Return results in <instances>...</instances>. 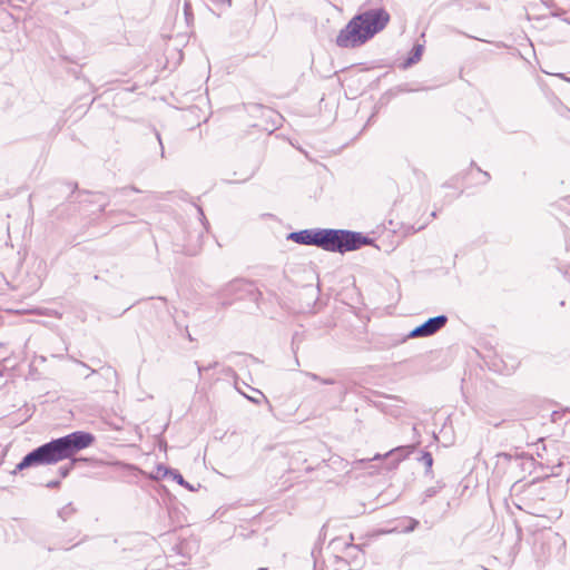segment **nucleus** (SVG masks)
<instances>
[{
	"label": "nucleus",
	"mask_w": 570,
	"mask_h": 570,
	"mask_svg": "<svg viewBox=\"0 0 570 570\" xmlns=\"http://www.w3.org/2000/svg\"><path fill=\"white\" fill-rule=\"evenodd\" d=\"M95 441L91 433L77 431L66 436L52 440L30 453L17 464L13 473L27 468L41 464H55L75 455L80 450L90 446Z\"/></svg>",
	"instance_id": "1"
},
{
	"label": "nucleus",
	"mask_w": 570,
	"mask_h": 570,
	"mask_svg": "<svg viewBox=\"0 0 570 570\" xmlns=\"http://www.w3.org/2000/svg\"><path fill=\"white\" fill-rule=\"evenodd\" d=\"M390 19V13L383 8L364 10L338 32L335 42L341 48H358L384 30Z\"/></svg>",
	"instance_id": "2"
},
{
	"label": "nucleus",
	"mask_w": 570,
	"mask_h": 570,
	"mask_svg": "<svg viewBox=\"0 0 570 570\" xmlns=\"http://www.w3.org/2000/svg\"><path fill=\"white\" fill-rule=\"evenodd\" d=\"M288 238L298 244L315 245L324 250L337 253L355 250L371 243L362 233L345 229H305L291 233Z\"/></svg>",
	"instance_id": "3"
},
{
	"label": "nucleus",
	"mask_w": 570,
	"mask_h": 570,
	"mask_svg": "<svg viewBox=\"0 0 570 570\" xmlns=\"http://www.w3.org/2000/svg\"><path fill=\"white\" fill-rule=\"evenodd\" d=\"M448 322V317L445 315H438L435 317L429 318L423 324L416 326L414 330H412L407 337L414 338V337H426L435 334L438 331H440Z\"/></svg>",
	"instance_id": "4"
},
{
	"label": "nucleus",
	"mask_w": 570,
	"mask_h": 570,
	"mask_svg": "<svg viewBox=\"0 0 570 570\" xmlns=\"http://www.w3.org/2000/svg\"><path fill=\"white\" fill-rule=\"evenodd\" d=\"M96 373H97V371L90 370V374L86 375V379H88L90 375L96 374ZM98 374L104 380V382L97 383V386H99L104 390H108V389L112 387L114 383L118 379L117 371L110 365L102 366L100 368V371L98 372Z\"/></svg>",
	"instance_id": "5"
},
{
	"label": "nucleus",
	"mask_w": 570,
	"mask_h": 570,
	"mask_svg": "<svg viewBox=\"0 0 570 570\" xmlns=\"http://www.w3.org/2000/svg\"><path fill=\"white\" fill-rule=\"evenodd\" d=\"M344 553L343 558L346 560V566L357 568L364 563V552L360 546L347 544Z\"/></svg>",
	"instance_id": "6"
},
{
	"label": "nucleus",
	"mask_w": 570,
	"mask_h": 570,
	"mask_svg": "<svg viewBox=\"0 0 570 570\" xmlns=\"http://www.w3.org/2000/svg\"><path fill=\"white\" fill-rule=\"evenodd\" d=\"M346 567V560L338 556L331 557L321 570H341Z\"/></svg>",
	"instance_id": "7"
},
{
	"label": "nucleus",
	"mask_w": 570,
	"mask_h": 570,
	"mask_svg": "<svg viewBox=\"0 0 570 570\" xmlns=\"http://www.w3.org/2000/svg\"><path fill=\"white\" fill-rule=\"evenodd\" d=\"M422 53H423V46L422 45L414 46L410 53V57L403 63V68H409L412 65L419 62L421 60Z\"/></svg>",
	"instance_id": "8"
},
{
	"label": "nucleus",
	"mask_w": 570,
	"mask_h": 570,
	"mask_svg": "<svg viewBox=\"0 0 570 570\" xmlns=\"http://www.w3.org/2000/svg\"><path fill=\"white\" fill-rule=\"evenodd\" d=\"M414 449L413 445L410 446H397L391 450L386 456H395L397 461L405 459Z\"/></svg>",
	"instance_id": "9"
},
{
	"label": "nucleus",
	"mask_w": 570,
	"mask_h": 570,
	"mask_svg": "<svg viewBox=\"0 0 570 570\" xmlns=\"http://www.w3.org/2000/svg\"><path fill=\"white\" fill-rule=\"evenodd\" d=\"M165 473H169V475L180 485L189 489V490H193V488L189 485L188 482H186L183 478V475L177 471V470H171V469H165Z\"/></svg>",
	"instance_id": "10"
},
{
	"label": "nucleus",
	"mask_w": 570,
	"mask_h": 570,
	"mask_svg": "<svg viewBox=\"0 0 570 570\" xmlns=\"http://www.w3.org/2000/svg\"><path fill=\"white\" fill-rule=\"evenodd\" d=\"M420 460L425 465L426 472L430 473L432 471L433 465L432 454L430 452H424Z\"/></svg>",
	"instance_id": "11"
},
{
	"label": "nucleus",
	"mask_w": 570,
	"mask_h": 570,
	"mask_svg": "<svg viewBox=\"0 0 570 570\" xmlns=\"http://www.w3.org/2000/svg\"><path fill=\"white\" fill-rule=\"evenodd\" d=\"M73 513H75V508L71 504H67L61 510H59V517L62 520H67Z\"/></svg>",
	"instance_id": "12"
},
{
	"label": "nucleus",
	"mask_w": 570,
	"mask_h": 570,
	"mask_svg": "<svg viewBox=\"0 0 570 570\" xmlns=\"http://www.w3.org/2000/svg\"><path fill=\"white\" fill-rule=\"evenodd\" d=\"M243 283L240 281H234V282H230L225 288H224V292H228V293H236L240 287H242Z\"/></svg>",
	"instance_id": "13"
},
{
	"label": "nucleus",
	"mask_w": 570,
	"mask_h": 570,
	"mask_svg": "<svg viewBox=\"0 0 570 570\" xmlns=\"http://www.w3.org/2000/svg\"><path fill=\"white\" fill-rule=\"evenodd\" d=\"M442 488H443V483L438 482L436 485L426 489L425 497L426 498L434 497Z\"/></svg>",
	"instance_id": "14"
},
{
	"label": "nucleus",
	"mask_w": 570,
	"mask_h": 570,
	"mask_svg": "<svg viewBox=\"0 0 570 570\" xmlns=\"http://www.w3.org/2000/svg\"><path fill=\"white\" fill-rule=\"evenodd\" d=\"M257 394H258V397L256 396H247V399L256 404H259L262 401H265V402H268L266 396L261 392V391H256Z\"/></svg>",
	"instance_id": "15"
},
{
	"label": "nucleus",
	"mask_w": 570,
	"mask_h": 570,
	"mask_svg": "<svg viewBox=\"0 0 570 570\" xmlns=\"http://www.w3.org/2000/svg\"><path fill=\"white\" fill-rule=\"evenodd\" d=\"M304 374H305V376H307V377H309V379H312L314 381H320L321 382V380H322L318 375H316L314 373H311V372H304Z\"/></svg>",
	"instance_id": "16"
},
{
	"label": "nucleus",
	"mask_w": 570,
	"mask_h": 570,
	"mask_svg": "<svg viewBox=\"0 0 570 570\" xmlns=\"http://www.w3.org/2000/svg\"><path fill=\"white\" fill-rule=\"evenodd\" d=\"M417 524H419V521L411 520V523H410V527L407 528V530L413 531Z\"/></svg>",
	"instance_id": "17"
},
{
	"label": "nucleus",
	"mask_w": 570,
	"mask_h": 570,
	"mask_svg": "<svg viewBox=\"0 0 570 570\" xmlns=\"http://www.w3.org/2000/svg\"><path fill=\"white\" fill-rule=\"evenodd\" d=\"M196 365H197L199 376L202 375L203 371H207L208 368L212 367V366H207V367L199 366L197 362H196Z\"/></svg>",
	"instance_id": "18"
},
{
	"label": "nucleus",
	"mask_w": 570,
	"mask_h": 570,
	"mask_svg": "<svg viewBox=\"0 0 570 570\" xmlns=\"http://www.w3.org/2000/svg\"><path fill=\"white\" fill-rule=\"evenodd\" d=\"M321 382L323 384H334L335 383V381L333 379H322Z\"/></svg>",
	"instance_id": "19"
},
{
	"label": "nucleus",
	"mask_w": 570,
	"mask_h": 570,
	"mask_svg": "<svg viewBox=\"0 0 570 570\" xmlns=\"http://www.w3.org/2000/svg\"><path fill=\"white\" fill-rule=\"evenodd\" d=\"M59 485V481H51L47 484L48 488H56Z\"/></svg>",
	"instance_id": "20"
},
{
	"label": "nucleus",
	"mask_w": 570,
	"mask_h": 570,
	"mask_svg": "<svg viewBox=\"0 0 570 570\" xmlns=\"http://www.w3.org/2000/svg\"><path fill=\"white\" fill-rule=\"evenodd\" d=\"M165 469H166L165 466L159 465V466H158V472H161V473H163V475H167L168 473H165Z\"/></svg>",
	"instance_id": "21"
},
{
	"label": "nucleus",
	"mask_w": 570,
	"mask_h": 570,
	"mask_svg": "<svg viewBox=\"0 0 570 570\" xmlns=\"http://www.w3.org/2000/svg\"><path fill=\"white\" fill-rule=\"evenodd\" d=\"M79 364H80L82 367L89 368V366H88L86 363H83V362H79Z\"/></svg>",
	"instance_id": "22"
},
{
	"label": "nucleus",
	"mask_w": 570,
	"mask_h": 570,
	"mask_svg": "<svg viewBox=\"0 0 570 570\" xmlns=\"http://www.w3.org/2000/svg\"><path fill=\"white\" fill-rule=\"evenodd\" d=\"M61 474L62 476H66L68 474V470H62Z\"/></svg>",
	"instance_id": "23"
},
{
	"label": "nucleus",
	"mask_w": 570,
	"mask_h": 570,
	"mask_svg": "<svg viewBox=\"0 0 570 570\" xmlns=\"http://www.w3.org/2000/svg\"><path fill=\"white\" fill-rule=\"evenodd\" d=\"M377 459H381V455L380 454H376L373 460H377Z\"/></svg>",
	"instance_id": "24"
},
{
	"label": "nucleus",
	"mask_w": 570,
	"mask_h": 570,
	"mask_svg": "<svg viewBox=\"0 0 570 570\" xmlns=\"http://www.w3.org/2000/svg\"><path fill=\"white\" fill-rule=\"evenodd\" d=\"M198 212H199V214H200L202 216H204V213H203V210H202L200 208H198Z\"/></svg>",
	"instance_id": "25"
}]
</instances>
